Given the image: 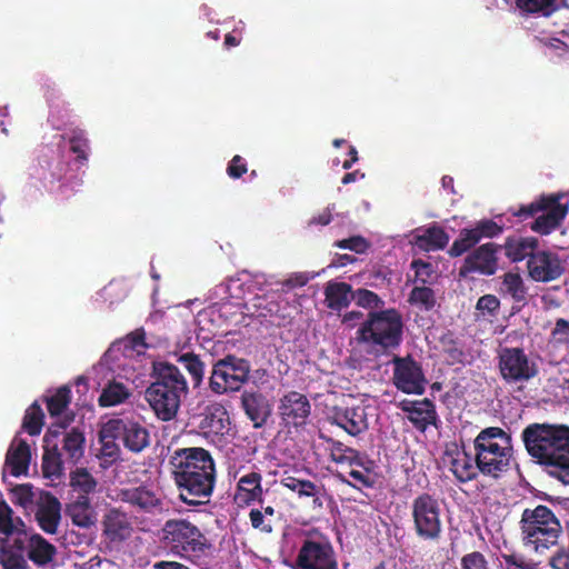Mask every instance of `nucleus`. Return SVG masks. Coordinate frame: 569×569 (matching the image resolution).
<instances>
[{"label":"nucleus","mask_w":569,"mask_h":569,"mask_svg":"<svg viewBox=\"0 0 569 569\" xmlns=\"http://www.w3.org/2000/svg\"><path fill=\"white\" fill-rule=\"evenodd\" d=\"M312 277L307 272H293L281 282L282 290L289 291L296 288L305 287Z\"/></svg>","instance_id":"nucleus-62"},{"label":"nucleus","mask_w":569,"mask_h":569,"mask_svg":"<svg viewBox=\"0 0 569 569\" xmlns=\"http://www.w3.org/2000/svg\"><path fill=\"white\" fill-rule=\"evenodd\" d=\"M399 408L407 413L408 420L418 431L425 432L430 426L437 427L439 418L436 406L430 399L402 400Z\"/></svg>","instance_id":"nucleus-19"},{"label":"nucleus","mask_w":569,"mask_h":569,"mask_svg":"<svg viewBox=\"0 0 569 569\" xmlns=\"http://www.w3.org/2000/svg\"><path fill=\"white\" fill-rule=\"evenodd\" d=\"M278 413L286 426L302 427L311 413V403L306 395L288 391L280 399Z\"/></svg>","instance_id":"nucleus-17"},{"label":"nucleus","mask_w":569,"mask_h":569,"mask_svg":"<svg viewBox=\"0 0 569 569\" xmlns=\"http://www.w3.org/2000/svg\"><path fill=\"white\" fill-rule=\"evenodd\" d=\"M403 320L395 309L370 311L357 331L359 342L369 347L375 356H389L402 342Z\"/></svg>","instance_id":"nucleus-3"},{"label":"nucleus","mask_w":569,"mask_h":569,"mask_svg":"<svg viewBox=\"0 0 569 569\" xmlns=\"http://www.w3.org/2000/svg\"><path fill=\"white\" fill-rule=\"evenodd\" d=\"M551 569H569V546L558 548L548 559Z\"/></svg>","instance_id":"nucleus-58"},{"label":"nucleus","mask_w":569,"mask_h":569,"mask_svg":"<svg viewBox=\"0 0 569 569\" xmlns=\"http://www.w3.org/2000/svg\"><path fill=\"white\" fill-rule=\"evenodd\" d=\"M64 513L74 526L82 529H89L97 520L91 499L86 497H76L66 503Z\"/></svg>","instance_id":"nucleus-30"},{"label":"nucleus","mask_w":569,"mask_h":569,"mask_svg":"<svg viewBox=\"0 0 569 569\" xmlns=\"http://www.w3.org/2000/svg\"><path fill=\"white\" fill-rule=\"evenodd\" d=\"M54 96L56 90L53 88H47L46 98L50 108L48 121L51 122L56 130H63L71 124V110L66 106L67 103L64 101H62V104L56 102Z\"/></svg>","instance_id":"nucleus-38"},{"label":"nucleus","mask_w":569,"mask_h":569,"mask_svg":"<svg viewBox=\"0 0 569 569\" xmlns=\"http://www.w3.org/2000/svg\"><path fill=\"white\" fill-rule=\"evenodd\" d=\"M521 440L537 463L569 485V426L533 422L522 430Z\"/></svg>","instance_id":"nucleus-2"},{"label":"nucleus","mask_w":569,"mask_h":569,"mask_svg":"<svg viewBox=\"0 0 569 569\" xmlns=\"http://www.w3.org/2000/svg\"><path fill=\"white\" fill-rule=\"evenodd\" d=\"M449 242V236L443 228L432 226L416 237L417 246L426 251L445 249Z\"/></svg>","instance_id":"nucleus-39"},{"label":"nucleus","mask_w":569,"mask_h":569,"mask_svg":"<svg viewBox=\"0 0 569 569\" xmlns=\"http://www.w3.org/2000/svg\"><path fill=\"white\" fill-rule=\"evenodd\" d=\"M280 483L288 490L295 492L300 499L311 498L313 509H321L323 507V486L317 485L311 480L300 479L290 475H284L280 480Z\"/></svg>","instance_id":"nucleus-26"},{"label":"nucleus","mask_w":569,"mask_h":569,"mask_svg":"<svg viewBox=\"0 0 569 569\" xmlns=\"http://www.w3.org/2000/svg\"><path fill=\"white\" fill-rule=\"evenodd\" d=\"M352 287L347 282H329L325 289V300L331 310L340 311L352 301Z\"/></svg>","instance_id":"nucleus-33"},{"label":"nucleus","mask_w":569,"mask_h":569,"mask_svg":"<svg viewBox=\"0 0 569 569\" xmlns=\"http://www.w3.org/2000/svg\"><path fill=\"white\" fill-rule=\"evenodd\" d=\"M475 462L479 472L499 478L508 471L513 456L511 435L500 427L482 429L473 440Z\"/></svg>","instance_id":"nucleus-4"},{"label":"nucleus","mask_w":569,"mask_h":569,"mask_svg":"<svg viewBox=\"0 0 569 569\" xmlns=\"http://www.w3.org/2000/svg\"><path fill=\"white\" fill-rule=\"evenodd\" d=\"M479 243V237L471 229L460 230L459 237L452 242L448 250L450 257H460Z\"/></svg>","instance_id":"nucleus-47"},{"label":"nucleus","mask_w":569,"mask_h":569,"mask_svg":"<svg viewBox=\"0 0 569 569\" xmlns=\"http://www.w3.org/2000/svg\"><path fill=\"white\" fill-rule=\"evenodd\" d=\"M298 569H338L333 547L318 533L308 532L296 557Z\"/></svg>","instance_id":"nucleus-10"},{"label":"nucleus","mask_w":569,"mask_h":569,"mask_svg":"<svg viewBox=\"0 0 569 569\" xmlns=\"http://www.w3.org/2000/svg\"><path fill=\"white\" fill-rule=\"evenodd\" d=\"M519 525L523 546L537 553L557 546L562 533L560 520L550 508L543 505L526 508Z\"/></svg>","instance_id":"nucleus-5"},{"label":"nucleus","mask_w":569,"mask_h":569,"mask_svg":"<svg viewBox=\"0 0 569 569\" xmlns=\"http://www.w3.org/2000/svg\"><path fill=\"white\" fill-rule=\"evenodd\" d=\"M44 425V413L38 401L32 402L24 412L22 420V429L29 436H38L41 433Z\"/></svg>","instance_id":"nucleus-46"},{"label":"nucleus","mask_w":569,"mask_h":569,"mask_svg":"<svg viewBox=\"0 0 569 569\" xmlns=\"http://www.w3.org/2000/svg\"><path fill=\"white\" fill-rule=\"evenodd\" d=\"M446 455L450 457V471L458 481L468 482L477 478L478 466L471 455L463 449L455 446L453 450H447Z\"/></svg>","instance_id":"nucleus-28"},{"label":"nucleus","mask_w":569,"mask_h":569,"mask_svg":"<svg viewBox=\"0 0 569 569\" xmlns=\"http://www.w3.org/2000/svg\"><path fill=\"white\" fill-rule=\"evenodd\" d=\"M501 290L505 295L510 296L515 302H526L528 289L519 273L506 272L502 277Z\"/></svg>","instance_id":"nucleus-44"},{"label":"nucleus","mask_w":569,"mask_h":569,"mask_svg":"<svg viewBox=\"0 0 569 569\" xmlns=\"http://www.w3.org/2000/svg\"><path fill=\"white\" fill-rule=\"evenodd\" d=\"M241 407L254 428L263 427L271 415L269 400L259 391L244 390L241 395Z\"/></svg>","instance_id":"nucleus-23"},{"label":"nucleus","mask_w":569,"mask_h":569,"mask_svg":"<svg viewBox=\"0 0 569 569\" xmlns=\"http://www.w3.org/2000/svg\"><path fill=\"white\" fill-rule=\"evenodd\" d=\"M497 367L502 381L508 386H523L539 375L538 363L530 359L523 348L502 347L498 351Z\"/></svg>","instance_id":"nucleus-8"},{"label":"nucleus","mask_w":569,"mask_h":569,"mask_svg":"<svg viewBox=\"0 0 569 569\" xmlns=\"http://www.w3.org/2000/svg\"><path fill=\"white\" fill-rule=\"evenodd\" d=\"M99 438L101 442L99 458L103 459L104 462L109 465L116 462L120 457V448L116 442V440L119 439L118 433H116V431H108L107 422L100 431Z\"/></svg>","instance_id":"nucleus-45"},{"label":"nucleus","mask_w":569,"mask_h":569,"mask_svg":"<svg viewBox=\"0 0 569 569\" xmlns=\"http://www.w3.org/2000/svg\"><path fill=\"white\" fill-rule=\"evenodd\" d=\"M461 569H488L485 556L479 551H472L461 558Z\"/></svg>","instance_id":"nucleus-59"},{"label":"nucleus","mask_w":569,"mask_h":569,"mask_svg":"<svg viewBox=\"0 0 569 569\" xmlns=\"http://www.w3.org/2000/svg\"><path fill=\"white\" fill-rule=\"evenodd\" d=\"M1 565L3 569H26L27 561L23 553H20V549L12 550L6 547L1 548Z\"/></svg>","instance_id":"nucleus-53"},{"label":"nucleus","mask_w":569,"mask_h":569,"mask_svg":"<svg viewBox=\"0 0 569 569\" xmlns=\"http://www.w3.org/2000/svg\"><path fill=\"white\" fill-rule=\"evenodd\" d=\"M62 506L59 499L52 493H46L43 500L38 505L34 518L38 526L48 535H56L61 521Z\"/></svg>","instance_id":"nucleus-24"},{"label":"nucleus","mask_w":569,"mask_h":569,"mask_svg":"<svg viewBox=\"0 0 569 569\" xmlns=\"http://www.w3.org/2000/svg\"><path fill=\"white\" fill-rule=\"evenodd\" d=\"M30 461V446L24 439L16 438L7 451L4 466L13 477H20L28 473Z\"/></svg>","instance_id":"nucleus-27"},{"label":"nucleus","mask_w":569,"mask_h":569,"mask_svg":"<svg viewBox=\"0 0 569 569\" xmlns=\"http://www.w3.org/2000/svg\"><path fill=\"white\" fill-rule=\"evenodd\" d=\"M329 421L357 437L369 428L366 408L361 405H336L329 410Z\"/></svg>","instance_id":"nucleus-15"},{"label":"nucleus","mask_w":569,"mask_h":569,"mask_svg":"<svg viewBox=\"0 0 569 569\" xmlns=\"http://www.w3.org/2000/svg\"><path fill=\"white\" fill-rule=\"evenodd\" d=\"M555 201V194H542L529 204L521 206L518 210L512 211L515 217L526 220L537 216L542 209H546L550 202Z\"/></svg>","instance_id":"nucleus-51"},{"label":"nucleus","mask_w":569,"mask_h":569,"mask_svg":"<svg viewBox=\"0 0 569 569\" xmlns=\"http://www.w3.org/2000/svg\"><path fill=\"white\" fill-rule=\"evenodd\" d=\"M171 475L181 501L189 506L207 503L216 483V465L201 447L180 448L169 460Z\"/></svg>","instance_id":"nucleus-1"},{"label":"nucleus","mask_w":569,"mask_h":569,"mask_svg":"<svg viewBox=\"0 0 569 569\" xmlns=\"http://www.w3.org/2000/svg\"><path fill=\"white\" fill-rule=\"evenodd\" d=\"M70 150L77 156V160H88L89 140L81 128H72L69 137Z\"/></svg>","instance_id":"nucleus-49"},{"label":"nucleus","mask_w":569,"mask_h":569,"mask_svg":"<svg viewBox=\"0 0 569 569\" xmlns=\"http://www.w3.org/2000/svg\"><path fill=\"white\" fill-rule=\"evenodd\" d=\"M102 532L111 542H121L130 538L133 528L126 512L111 508L102 519Z\"/></svg>","instance_id":"nucleus-25"},{"label":"nucleus","mask_w":569,"mask_h":569,"mask_svg":"<svg viewBox=\"0 0 569 569\" xmlns=\"http://www.w3.org/2000/svg\"><path fill=\"white\" fill-rule=\"evenodd\" d=\"M476 236L479 237V242L483 238H496L503 232V224L496 222L492 219H482L478 221L472 228Z\"/></svg>","instance_id":"nucleus-52"},{"label":"nucleus","mask_w":569,"mask_h":569,"mask_svg":"<svg viewBox=\"0 0 569 569\" xmlns=\"http://www.w3.org/2000/svg\"><path fill=\"white\" fill-rule=\"evenodd\" d=\"M348 476L351 477L355 482L349 481L346 475L342 472H338L336 475L339 481L348 486H351L358 490H360L361 488H373L378 479L377 473L370 467H366L365 465L361 467V469H356L355 467H351L350 471L348 472Z\"/></svg>","instance_id":"nucleus-43"},{"label":"nucleus","mask_w":569,"mask_h":569,"mask_svg":"<svg viewBox=\"0 0 569 569\" xmlns=\"http://www.w3.org/2000/svg\"><path fill=\"white\" fill-rule=\"evenodd\" d=\"M144 398L157 418L162 421H170L176 418L182 399L173 391H163L151 386L147 388Z\"/></svg>","instance_id":"nucleus-21"},{"label":"nucleus","mask_w":569,"mask_h":569,"mask_svg":"<svg viewBox=\"0 0 569 569\" xmlns=\"http://www.w3.org/2000/svg\"><path fill=\"white\" fill-rule=\"evenodd\" d=\"M163 539L171 551L182 558H200L210 548L207 537L186 519H169L163 526Z\"/></svg>","instance_id":"nucleus-7"},{"label":"nucleus","mask_w":569,"mask_h":569,"mask_svg":"<svg viewBox=\"0 0 569 569\" xmlns=\"http://www.w3.org/2000/svg\"><path fill=\"white\" fill-rule=\"evenodd\" d=\"M71 399V389L67 385L59 387L53 395L43 397L50 417L57 418L56 422H59L66 415H74L73 411H67Z\"/></svg>","instance_id":"nucleus-35"},{"label":"nucleus","mask_w":569,"mask_h":569,"mask_svg":"<svg viewBox=\"0 0 569 569\" xmlns=\"http://www.w3.org/2000/svg\"><path fill=\"white\" fill-rule=\"evenodd\" d=\"M74 415H66L59 422H53L43 437L42 473L44 478L52 480L60 479L63 475V462L59 451L60 430L67 428L73 422Z\"/></svg>","instance_id":"nucleus-11"},{"label":"nucleus","mask_w":569,"mask_h":569,"mask_svg":"<svg viewBox=\"0 0 569 569\" xmlns=\"http://www.w3.org/2000/svg\"><path fill=\"white\" fill-rule=\"evenodd\" d=\"M330 458L336 463L348 465L350 467H362L363 456L341 441L330 440Z\"/></svg>","instance_id":"nucleus-41"},{"label":"nucleus","mask_w":569,"mask_h":569,"mask_svg":"<svg viewBox=\"0 0 569 569\" xmlns=\"http://www.w3.org/2000/svg\"><path fill=\"white\" fill-rule=\"evenodd\" d=\"M412 529L422 541L438 543L443 536V520L440 500L429 492L417 495L410 506Z\"/></svg>","instance_id":"nucleus-6"},{"label":"nucleus","mask_w":569,"mask_h":569,"mask_svg":"<svg viewBox=\"0 0 569 569\" xmlns=\"http://www.w3.org/2000/svg\"><path fill=\"white\" fill-rule=\"evenodd\" d=\"M250 362L247 359L227 355L212 368L210 389L217 395L238 391L249 380Z\"/></svg>","instance_id":"nucleus-9"},{"label":"nucleus","mask_w":569,"mask_h":569,"mask_svg":"<svg viewBox=\"0 0 569 569\" xmlns=\"http://www.w3.org/2000/svg\"><path fill=\"white\" fill-rule=\"evenodd\" d=\"M501 566L503 569H539L537 563L517 552L501 553Z\"/></svg>","instance_id":"nucleus-54"},{"label":"nucleus","mask_w":569,"mask_h":569,"mask_svg":"<svg viewBox=\"0 0 569 569\" xmlns=\"http://www.w3.org/2000/svg\"><path fill=\"white\" fill-rule=\"evenodd\" d=\"M261 475L254 471L242 476L237 485L236 501L239 505H250L256 500H261Z\"/></svg>","instance_id":"nucleus-31"},{"label":"nucleus","mask_w":569,"mask_h":569,"mask_svg":"<svg viewBox=\"0 0 569 569\" xmlns=\"http://www.w3.org/2000/svg\"><path fill=\"white\" fill-rule=\"evenodd\" d=\"M565 0H515L517 9L522 16L549 18L557 12Z\"/></svg>","instance_id":"nucleus-34"},{"label":"nucleus","mask_w":569,"mask_h":569,"mask_svg":"<svg viewBox=\"0 0 569 569\" xmlns=\"http://www.w3.org/2000/svg\"><path fill=\"white\" fill-rule=\"evenodd\" d=\"M57 553L56 547L39 533L29 538L28 558L37 566L51 562Z\"/></svg>","instance_id":"nucleus-37"},{"label":"nucleus","mask_w":569,"mask_h":569,"mask_svg":"<svg viewBox=\"0 0 569 569\" xmlns=\"http://www.w3.org/2000/svg\"><path fill=\"white\" fill-rule=\"evenodd\" d=\"M229 413L221 403H211L207 406L201 421V428L209 429L216 435H223L229 430Z\"/></svg>","instance_id":"nucleus-32"},{"label":"nucleus","mask_w":569,"mask_h":569,"mask_svg":"<svg viewBox=\"0 0 569 569\" xmlns=\"http://www.w3.org/2000/svg\"><path fill=\"white\" fill-rule=\"evenodd\" d=\"M352 300L356 301L359 307L366 309H376L383 305L382 299L376 292L362 288L353 291Z\"/></svg>","instance_id":"nucleus-55"},{"label":"nucleus","mask_w":569,"mask_h":569,"mask_svg":"<svg viewBox=\"0 0 569 569\" xmlns=\"http://www.w3.org/2000/svg\"><path fill=\"white\" fill-rule=\"evenodd\" d=\"M178 361L183 365L190 373L193 385L197 387L201 383L204 373V365L200 358L193 352H184L178 357Z\"/></svg>","instance_id":"nucleus-48"},{"label":"nucleus","mask_w":569,"mask_h":569,"mask_svg":"<svg viewBox=\"0 0 569 569\" xmlns=\"http://www.w3.org/2000/svg\"><path fill=\"white\" fill-rule=\"evenodd\" d=\"M500 307L499 299L493 295H485L477 301V310L482 313L487 312L489 316H493Z\"/></svg>","instance_id":"nucleus-63"},{"label":"nucleus","mask_w":569,"mask_h":569,"mask_svg":"<svg viewBox=\"0 0 569 569\" xmlns=\"http://www.w3.org/2000/svg\"><path fill=\"white\" fill-rule=\"evenodd\" d=\"M249 519L253 529H257L264 533H270L272 531L271 521L268 520L261 510L251 509L249 512Z\"/></svg>","instance_id":"nucleus-61"},{"label":"nucleus","mask_w":569,"mask_h":569,"mask_svg":"<svg viewBox=\"0 0 569 569\" xmlns=\"http://www.w3.org/2000/svg\"><path fill=\"white\" fill-rule=\"evenodd\" d=\"M408 301L426 311L432 310L437 302L435 291L426 286L415 287L409 295Z\"/></svg>","instance_id":"nucleus-50"},{"label":"nucleus","mask_w":569,"mask_h":569,"mask_svg":"<svg viewBox=\"0 0 569 569\" xmlns=\"http://www.w3.org/2000/svg\"><path fill=\"white\" fill-rule=\"evenodd\" d=\"M153 382L150 385L160 390L173 391L177 396L186 397L188 395V385L184 376L178 367L169 362L153 363Z\"/></svg>","instance_id":"nucleus-20"},{"label":"nucleus","mask_w":569,"mask_h":569,"mask_svg":"<svg viewBox=\"0 0 569 569\" xmlns=\"http://www.w3.org/2000/svg\"><path fill=\"white\" fill-rule=\"evenodd\" d=\"M247 171H248V167H247L246 160L239 154L233 156V158L229 161L228 167H227L228 176L231 179H239Z\"/></svg>","instance_id":"nucleus-64"},{"label":"nucleus","mask_w":569,"mask_h":569,"mask_svg":"<svg viewBox=\"0 0 569 569\" xmlns=\"http://www.w3.org/2000/svg\"><path fill=\"white\" fill-rule=\"evenodd\" d=\"M32 178L41 181V187L46 190L50 189L56 182L60 181L62 174L59 172L48 171L42 164L33 167L30 173Z\"/></svg>","instance_id":"nucleus-56"},{"label":"nucleus","mask_w":569,"mask_h":569,"mask_svg":"<svg viewBox=\"0 0 569 569\" xmlns=\"http://www.w3.org/2000/svg\"><path fill=\"white\" fill-rule=\"evenodd\" d=\"M561 194H555V201L539 212L540 214L530 224L532 231L549 234L561 224L568 213V203H561Z\"/></svg>","instance_id":"nucleus-22"},{"label":"nucleus","mask_w":569,"mask_h":569,"mask_svg":"<svg viewBox=\"0 0 569 569\" xmlns=\"http://www.w3.org/2000/svg\"><path fill=\"white\" fill-rule=\"evenodd\" d=\"M13 531L12 509L2 501L0 502V532L10 536Z\"/></svg>","instance_id":"nucleus-60"},{"label":"nucleus","mask_w":569,"mask_h":569,"mask_svg":"<svg viewBox=\"0 0 569 569\" xmlns=\"http://www.w3.org/2000/svg\"><path fill=\"white\" fill-rule=\"evenodd\" d=\"M538 244V239L535 237L509 236L500 249H503L505 256L511 262H520L535 254Z\"/></svg>","instance_id":"nucleus-29"},{"label":"nucleus","mask_w":569,"mask_h":569,"mask_svg":"<svg viewBox=\"0 0 569 569\" xmlns=\"http://www.w3.org/2000/svg\"><path fill=\"white\" fill-rule=\"evenodd\" d=\"M392 382L395 387L407 395H422L426 391L428 380L421 365L412 356H393Z\"/></svg>","instance_id":"nucleus-12"},{"label":"nucleus","mask_w":569,"mask_h":569,"mask_svg":"<svg viewBox=\"0 0 569 569\" xmlns=\"http://www.w3.org/2000/svg\"><path fill=\"white\" fill-rule=\"evenodd\" d=\"M500 246L487 242L467 254L459 268V277L467 278L471 273L492 276L498 270V251Z\"/></svg>","instance_id":"nucleus-13"},{"label":"nucleus","mask_w":569,"mask_h":569,"mask_svg":"<svg viewBox=\"0 0 569 569\" xmlns=\"http://www.w3.org/2000/svg\"><path fill=\"white\" fill-rule=\"evenodd\" d=\"M69 486L76 497L90 498L97 491L98 480L87 468L77 467L69 475Z\"/></svg>","instance_id":"nucleus-36"},{"label":"nucleus","mask_w":569,"mask_h":569,"mask_svg":"<svg viewBox=\"0 0 569 569\" xmlns=\"http://www.w3.org/2000/svg\"><path fill=\"white\" fill-rule=\"evenodd\" d=\"M130 396L131 391L124 383L113 380L108 382L102 389L98 403L103 408L113 407L123 403Z\"/></svg>","instance_id":"nucleus-42"},{"label":"nucleus","mask_w":569,"mask_h":569,"mask_svg":"<svg viewBox=\"0 0 569 569\" xmlns=\"http://www.w3.org/2000/svg\"><path fill=\"white\" fill-rule=\"evenodd\" d=\"M60 430L62 438V450L68 459L77 463L84 453V435L78 428H72L70 431Z\"/></svg>","instance_id":"nucleus-40"},{"label":"nucleus","mask_w":569,"mask_h":569,"mask_svg":"<svg viewBox=\"0 0 569 569\" xmlns=\"http://www.w3.org/2000/svg\"><path fill=\"white\" fill-rule=\"evenodd\" d=\"M117 498L141 512L154 513L162 510V499L146 485L119 489Z\"/></svg>","instance_id":"nucleus-18"},{"label":"nucleus","mask_w":569,"mask_h":569,"mask_svg":"<svg viewBox=\"0 0 569 569\" xmlns=\"http://www.w3.org/2000/svg\"><path fill=\"white\" fill-rule=\"evenodd\" d=\"M528 276L536 282H551L565 273V264L558 253L537 250L527 260Z\"/></svg>","instance_id":"nucleus-14"},{"label":"nucleus","mask_w":569,"mask_h":569,"mask_svg":"<svg viewBox=\"0 0 569 569\" xmlns=\"http://www.w3.org/2000/svg\"><path fill=\"white\" fill-rule=\"evenodd\" d=\"M108 431H116L124 448L133 453L143 451L150 445L148 429L138 421L112 419L108 421Z\"/></svg>","instance_id":"nucleus-16"},{"label":"nucleus","mask_w":569,"mask_h":569,"mask_svg":"<svg viewBox=\"0 0 569 569\" xmlns=\"http://www.w3.org/2000/svg\"><path fill=\"white\" fill-rule=\"evenodd\" d=\"M335 247H338L340 249H348L356 253H365L369 248V243L363 237L353 236L348 239L336 241Z\"/></svg>","instance_id":"nucleus-57"}]
</instances>
